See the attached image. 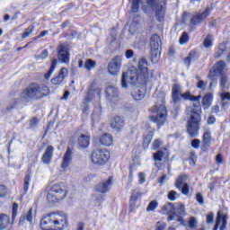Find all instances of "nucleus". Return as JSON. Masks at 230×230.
<instances>
[{"mask_svg":"<svg viewBox=\"0 0 230 230\" xmlns=\"http://www.w3.org/2000/svg\"><path fill=\"white\" fill-rule=\"evenodd\" d=\"M6 193H8L6 187L4 185H0V197H5Z\"/></svg>","mask_w":230,"mask_h":230,"instance_id":"nucleus-58","label":"nucleus"},{"mask_svg":"<svg viewBox=\"0 0 230 230\" xmlns=\"http://www.w3.org/2000/svg\"><path fill=\"white\" fill-rule=\"evenodd\" d=\"M151 114L149 116L150 121L156 123L158 127H163L166 123L168 118V111H166V106L164 105V97H162L161 103L157 102L150 110Z\"/></svg>","mask_w":230,"mask_h":230,"instance_id":"nucleus-5","label":"nucleus"},{"mask_svg":"<svg viewBox=\"0 0 230 230\" xmlns=\"http://www.w3.org/2000/svg\"><path fill=\"white\" fill-rule=\"evenodd\" d=\"M150 74L148 73V61L142 58L138 60V70L136 66H131L127 72L122 74L121 86L123 89L128 87V84L134 85L140 84V85H146Z\"/></svg>","mask_w":230,"mask_h":230,"instance_id":"nucleus-1","label":"nucleus"},{"mask_svg":"<svg viewBox=\"0 0 230 230\" xmlns=\"http://www.w3.org/2000/svg\"><path fill=\"white\" fill-rule=\"evenodd\" d=\"M51 91L49 87L45 84H31L27 88H25L21 95L20 98L22 102L28 103L34 100L37 102L38 100H42V98H46V96H49Z\"/></svg>","mask_w":230,"mask_h":230,"instance_id":"nucleus-3","label":"nucleus"},{"mask_svg":"<svg viewBox=\"0 0 230 230\" xmlns=\"http://www.w3.org/2000/svg\"><path fill=\"white\" fill-rule=\"evenodd\" d=\"M163 211L169 215L167 217L168 222H172V220H175V207H173V203H167L163 207Z\"/></svg>","mask_w":230,"mask_h":230,"instance_id":"nucleus-21","label":"nucleus"},{"mask_svg":"<svg viewBox=\"0 0 230 230\" xmlns=\"http://www.w3.org/2000/svg\"><path fill=\"white\" fill-rule=\"evenodd\" d=\"M198 89H206V83L204 81H199L197 84Z\"/></svg>","mask_w":230,"mask_h":230,"instance_id":"nucleus-64","label":"nucleus"},{"mask_svg":"<svg viewBox=\"0 0 230 230\" xmlns=\"http://www.w3.org/2000/svg\"><path fill=\"white\" fill-rule=\"evenodd\" d=\"M202 108L200 105L192 103L187 107V132L190 137H197L200 130V121H202Z\"/></svg>","mask_w":230,"mask_h":230,"instance_id":"nucleus-2","label":"nucleus"},{"mask_svg":"<svg viewBox=\"0 0 230 230\" xmlns=\"http://www.w3.org/2000/svg\"><path fill=\"white\" fill-rule=\"evenodd\" d=\"M168 199L169 200H171L172 202L175 201L177 199V191L175 190H171L168 193Z\"/></svg>","mask_w":230,"mask_h":230,"instance_id":"nucleus-50","label":"nucleus"},{"mask_svg":"<svg viewBox=\"0 0 230 230\" xmlns=\"http://www.w3.org/2000/svg\"><path fill=\"white\" fill-rule=\"evenodd\" d=\"M210 14L211 8L207 7L206 10L200 14L198 13L192 16L190 19V24H192V26H199V24H202V22H204V21H206Z\"/></svg>","mask_w":230,"mask_h":230,"instance_id":"nucleus-14","label":"nucleus"},{"mask_svg":"<svg viewBox=\"0 0 230 230\" xmlns=\"http://www.w3.org/2000/svg\"><path fill=\"white\" fill-rule=\"evenodd\" d=\"M57 51H58V60H59L61 64H69L71 54L69 53V49L67 48V46L64 44H60L58 47Z\"/></svg>","mask_w":230,"mask_h":230,"instance_id":"nucleus-12","label":"nucleus"},{"mask_svg":"<svg viewBox=\"0 0 230 230\" xmlns=\"http://www.w3.org/2000/svg\"><path fill=\"white\" fill-rule=\"evenodd\" d=\"M151 58L159 60L161 57V38L157 34H153L150 38Z\"/></svg>","mask_w":230,"mask_h":230,"instance_id":"nucleus-9","label":"nucleus"},{"mask_svg":"<svg viewBox=\"0 0 230 230\" xmlns=\"http://www.w3.org/2000/svg\"><path fill=\"white\" fill-rule=\"evenodd\" d=\"M226 49H227V45L226 43L219 44L218 49L215 53V58H220V57H222L226 53Z\"/></svg>","mask_w":230,"mask_h":230,"instance_id":"nucleus-35","label":"nucleus"},{"mask_svg":"<svg viewBox=\"0 0 230 230\" xmlns=\"http://www.w3.org/2000/svg\"><path fill=\"white\" fill-rule=\"evenodd\" d=\"M217 121V118L215 116H209V118L207 120L208 125H215V122Z\"/></svg>","mask_w":230,"mask_h":230,"instance_id":"nucleus-62","label":"nucleus"},{"mask_svg":"<svg viewBox=\"0 0 230 230\" xmlns=\"http://www.w3.org/2000/svg\"><path fill=\"white\" fill-rule=\"evenodd\" d=\"M56 227L57 230H64L67 227V217L62 213H52L44 217L40 221V229Z\"/></svg>","mask_w":230,"mask_h":230,"instance_id":"nucleus-4","label":"nucleus"},{"mask_svg":"<svg viewBox=\"0 0 230 230\" xmlns=\"http://www.w3.org/2000/svg\"><path fill=\"white\" fill-rule=\"evenodd\" d=\"M219 112H220V106H218V104H216L211 108V114H218Z\"/></svg>","mask_w":230,"mask_h":230,"instance_id":"nucleus-60","label":"nucleus"},{"mask_svg":"<svg viewBox=\"0 0 230 230\" xmlns=\"http://www.w3.org/2000/svg\"><path fill=\"white\" fill-rule=\"evenodd\" d=\"M148 6L154 8L155 12L156 20L159 22H163L164 21V15L166 13V2H157V0H146Z\"/></svg>","mask_w":230,"mask_h":230,"instance_id":"nucleus-7","label":"nucleus"},{"mask_svg":"<svg viewBox=\"0 0 230 230\" xmlns=\"http://www.w3.org/2000/svg\"><path fill=\"white\" fill-rule=\"evenodd\" d=\"M191 146H192V148L197 150L199 148V146H200V140H199V139L192 140Z\"/></svg>","mask_w":230,"mask_h":230,"instance_id":"nucleus-57","label":"nucleus"},{"mask_svg":"<svg viewBox=\"0 0 230 230\" xmlns=\"http://www.w3.org/2000/svg\"><path fill=\"white\" fill-rule=\"evenodd\" d=\"M182 93V90L180 86V84H173L172 90V98L173 103H179L181 101V94Z\"/></svg>","mask_w":230,"mask_h":230,"instance_id":"nucleus-22","label":"nucleus"},{"mask_svg":"<svg viewBox=\"0 0 230 230\" xmlns=\"http://www.w3.org/2000/svg\"><path fill=\"white\" fill-rule=\"evenodd\" d=\"M67 75H69V71L67 70V68L62 67L59 70L58 74L51 79V84L53 85H62V84H64V80H66Z\"/></svg>","mask_w":230,"mask_h":230,"instance_id":"nucleus-15","label":"nucleus"},{"mask_svg":"<svg viewBox=\"0 0 230 230\" xmlns=\"http://www.w3.org/2000/svg\"><path fill=\"white\" fill-rule=\"evenodd\" d=\"M35 31V27L31 26L25 30V31L22 35V39H26L31 35Z\"/></svg>","mask_w":230,"mask_h":230,"instance_id":"nucleus-41","label":"nucleus"},{"mask_svg":"<svg viewBox=\"0 0 230 230\" xmlns=\"http://www.w3.org/2000/svg\"><path fill=\"white\" fill-rule=\"evenodd\" d=\"M67 196V191L60 184H55L51 187L47 194V200L49 202H58L59 200H64Z\"/></svg>","mask_w":230,"mask_h":230,"instance_id":"nucleus-6","label":"nucleus"},{"mask_svg":"<svg viewBox=\"0 0 230 230\" xmlns=\"http://www.w3.org/2000/svg\"><path fill=\"white\" fill-rule=\"evenodd\" d=\"M112 184V181L111 179H108L106 181H102L96 185L95 191L97 193H107L109 191V186Z\"/></svg>","mask_w":230,"mask_h":230,"instance_id":"nucleus-23","label":"nucleus"},{"mask_svg":"<svg viewBox=\"0 0 230 230\" xmlns=\"http://www.w3.org/2000/svg\"><path fill=\"white\" fill-rule=\"evenodd\" d=\"M99 140L102 146H111L112 145V136L111 134L102 135Z\"/></svg>","mask_w":230,"mask_h":230,"instance_id":"nucleus-29","label":"nucleus"},{"mask_svg":"<svg viewBox=\"0 0 230 230\" xmlns=\"http://www.w3.org/2000/svg\"><path fill=\"white\" fill-rule=\"evenodd\" d=\"M224 71H227V66H226V62L218 61L213 69L209 71L208 78L209 80H215V76H218V75H223Z\"/></svg>","mask_w":230,"mask_h":230,"instance_id":"nucleus-13","label":"nucleus"},{"mask_svg":"<svg viewBox=\"0 0 230 230\" xmlns=\"http://www.w3.org/2000/svg\"><path fill=\"white\" fill-rule=\"evenodd\" d=\"M152 139H154V133L149 132L144 136L143 147L148 148L150 143H152Z\"/></svg>","mask_w":230,"mask_h":230,"instance_id":"nucleus-36","label":"nucleus"},{"mask_svg":"<svg viewBox=\"0 0 230 230\" xmlns=\"http://www.w3.org/2000/svg\"><path fill=\"white\" fill-rule=\"evenodd\" d=\"M211 103H213V93H207L202 99V107L204 111H208L209 107H211Z\"/></svg>","mask_w":230,"mask_h":230,"instance_id":"nucleus-27","label":"nucleus"},{"mask_svg":"<svg viewBox=\"0 0 230 230\" xmlns=\"http://www.w3.org/2000/svg\"><path fill=\"white\" fill-rule=\"evenodd\" d=\"M146 94V88L145 86L142 87H135L131 91V96L136 100V102H141L143 98H145Z\"/></svg>","mask_w":230,"mask_h":230,"instance_id":"nucleus-19","label":"nucleus"},{"mask_svg":"<svg viewBox=\"0 0 230 230\" xmlns=\"http://www.w3.org/2000/svg\"><path fill=\"white\" fill-rule=\"evenodd\" d=\"M196 59H197V51L190 50L188 57H186L183 59V62H184V65L186 66V67L190 68L191 62H195Z\"/></svg>","mask_w":230,"mask_h":230,"instance_id":"nucleus-28","label":"nucleus"},{"mask_svg":"<svg viewBox=\"0 0 230 230\" xmlns=\"http://www.w3.org/2000/svg\"><path fill=\"white\" fill-rule=\"evenodd\" d=\"M106 96L110 102H114L118 96H119V93L118 92V88L114 86H108L106 88Z\"/></svg>","mask_w":230,"mask_h":230,"instance_id":"nucleus-24","label":"nucleus"},{"mask_svg":"<svg viewBox=\"0 0 230 230\" xmlns=\"http://www.w3.org/2000/svg\"><path fill=\"white\" fill-rule=\"evenodd\" d=\"M19 104V99H12L9 102V106L7 107V111H12V109H15Z\"/></svg>","mask_w":230,"mask_h":230,"instance_id":"nucleus-43","label":"nucleus"},{"mask_svg":"<svg viewBox=\"0 0 230 230\" xmlns=\"http://www.w3.org/2000/svg\"><path fill=\"white\" fill-rule=\"evenodd\" d=\"M91 142V137L89 135H80L77 140V144L81 148H87Z\"/></svg>","mask_w":230,"mask_h":230,"instance_id":"nucleus-25","label":"nucleus"},{"mask_svg":"<svg viewBox=\"0 0 230 230\" xmlns=\"http://www.w3.org/2000/svg\"><path fill=\"white\" fill-rule=\"evenodd\" d=\"M163 157H164V153L163 151H157V153L154 154L155 161L161 162L163 161Z\"/></svg>","mask_w":230,"mask_h":230,"instance_id":"nucleus-45","label":"nucleus"},{"mask_svg":"<svg viewBox=\"0 0 230 230\" xmlns=\"http://www.w3.org/2000/svg\"><path fill=\"white\" fill-rule=\"evenodd\" d=\"M17 209H19V205L17 203L13 204L12 211V220H10V216L6 214H0V230H4L8 226L13 225L15 218H17Z\"/></svg>","mask_w":230,"mask_h":230,"instance_id":"nucleus-10","label":"nucleus"},{"mask_svg":"<svg viewBox=\"0 0 230 230\" xmlns=\"http://www.w3.org/2000/svg\"><path fill=\"white\" fill-rule=\"evenodd\" d=\"M139 3H141V0H132V4H131L132 13H137V12H139Z\"/></svg>","mask_w":230,"mask_h":230,"instance_id":"nucleus-40","label":"nucleus"},{"mask_svg":"<svg viewBox=\"0 0 230 230\" xmlns=\"http://www.w3.org/2000/svg\"><path fill=\"white\" fill-rule=\"evenodd\" d=\"M214 220H215V217L213 213L207 215V224H213Z\"/></svg>","mask_w":230,"mask_h":230,"instance_id":"nucleus-61","label":"nucleus"},{"mask_svg":"<svg viewBox=\"0 0 230 230\" xmlns=\"http://www.w3.org/2000/svg\"><path fill=\"white\" fill-rule=\"evenodd\" d=\"M218 220H219V226L221 224V226L219 229L226 230V227H227V216L224 215V213H222L221 210H219L217 213L216 222H218Z\"/></svg>","mask_w":230,"mask_h":230,"instance_id":"nucleus-26","label":"nucleus"},{"mask_svg":"<svg viewBox=\"0 0 230 230\" xmlns=\"http://www.w3.org/2000/svg\"><path fill=\"white\" fill-rule=\"evenodd\" d=\"M33 208H30L26 215V221L27 222H33Z\"/></svg>","mask_w":230,"mask_h":230,"instance_id":"nucleus-51","label":"nucleus"},{"mask_svg":"<svg viewBox=\"0 0 230 230\" xmlns=\"http://www.w3.org/2000/svg\"><path fill=\"white\" fill-rule=\"evenodd\" d=\"M49 52H48V49H44L41 53H40V55H39L38 57H37V58H41V59H44V58H48V57H49Z\"/></svg>","mask_w":230,"mask_h":230,"instance_id":"nucleus-59","label":"nucleus"},{"mask_svg":"<svg viewBox=\"0 0 230 230\" xmlns=\"http://www.w3.org/2000/svg\"><path fill=\"white\" fill-rule=\"evenodd\" d=\"M190 40V36L186 32H183L180 38V44H186Z\"/></svg>","mask_w":230,"mask_h":230,"instance_id":"nucleus-49","label":"nucleus"},{"mask_svg":"<svg viewBox=\"0 0 230 230\" xmlns=\"http://www.w3.org/2000/svg\"><path fill=\"white\" fill-rule=\"evenodd\" d=\"M39 125V119L37 118H33L30 121V127L31 128H35V127Z\"/></svg>","mask_w":230,"mask_h":230,"instance_id":"nucleus-56","label":"nucleus"},{"mask_svg":"<svg viewBox=\"0 0 230 230\" xmlns=\"http://www.w3.org/2000/svg\"><path fill=\"white\" fill-rule=\"evenodd\" d=\"M145 179H146L145 173L140 172L138 174V182H139V184H144V182L146 181Z\"/></svg>","mask_w":230,"mask_h":230,"instance_id":"nucleus-63","label":"nucleus"},{"mask_svg":"<svg viewBox=\"0 0 230 230\" xmlns=\"http://www.w3.org/2000/svg\"><path fill=\"white\" fill-rule=\"evenodd\" d=\"M111 127L115 130H121L125 127V119L121 116H115L111 119Z\"/></svg>","mask_w":230,"mask_h":230,"instance_id":"nucleus-20","label":"nucleus"},{"mask_svg":"<svg viewBox=\"0 0 230 230\" xmlns=\"http://www.w3.org/2000/svg\"><path fill=\"white\" fill-rule=\"evenodd\" d=\"M157 206H159V203L157 202V200H152L147 208H146V211L150 212V211H155V208H157Z\"/></svg>","mask_w":230,"mask_h":230,"instance_id":"nucleus-42","label":"nucleus"},{"mask_svg":"<svg viewBox=\"0 0 230 230\" xmlns=\"http://www.w3.org/2000/svg\"><path fill=\"white\" fill-rule=\"evenodd\" d=\"M111 155L105 149H95L92 154V162L93 164H99L100 166H103L106 163L109 162V158Z\"/></svg>","mask_w":230,"mask_h":230,"instance_id":"nucleus-8","label":"nucleus"},{"mask_svg":"<svg viewBox=\"0 0 230 230\" xmlns=\"http://www.w3.org/2000/svg\"><path fill=\"white\" fill-rule=\"evenodd\" d=\"M96 67V61L92 59H87L84 63V68L86 71H91V69H94Z\"/></svg>","mask_w":230,"mask_h":230,"instance_id":"nucleus-38","label":"nucleus"},{"mask_svg":"<svg viewBox=\"0 0 230 230\" xmlns=\"http://www.w3.org/2000/svg\"><path fill=\"white\" fill-rule=\"evenodd\" d=\"M187 181H188V176L186 174H180L175 181V188H177V190H181L182 186L186 184Z\"/></svg>","mask_w":230,"mask_h":230,"instance_id":"nucleus-30","label":"nucleus"},{"mask_svg":"<svg viewBox=\"0 0 230 230\" xmlns=\"http://www.w3.org/2000/svg\"><path fill=\"white\" fill-rule=\"evenodd\" d=\"M204 48H212L213 47V35L208 34L203 41Z\"/></svg>","mask_w":230,"mask_h":230,"instance_id":"nucleus-37","label":"nucleus"},{"mask_svg":"<svg viewBox=\"0 0 230 230\" xmlns=\"http://www.w3.org/2000/svg\"><path fill=\"white\" fill-rule=\"evenodd\" d=\"M178 190H181L182 195H189L190 193V185H188V183H184L181 189H178Z\"/></svg>","mask_w":230,"mask_h":230,"instance_id":"nucleus-47","label":"nucleus"},{"mask_svg":"<svg viewBox=\"0 0 230 230\" xmlns=\"http://www.w3.org/2000/svg\"><path fill=\"white\" fill-rule=\"evenodd\" d=\"M73 161V151L71 148H67L65 155H63L62 163H61V168L63 170H66V168H68L69 164H71Z\"/></svg>","mask_w":230,"mask_h":230,"instance_id":"nucleus-18","label":"nucleus"},{"mask_svg":"<svg viewBox=\"0 0 230 230\" xmlns=\"http://www.w3.org/2000/svg\"><path fill=\"white\" fill-rule=\"evenodd\" d=\"M211 130L209 128L205 129L202 137V143L206 146H211Z\"/></svg>","mask_w":230,"mask_h":230,"instance_id":"nucleus-32","label":"nucleus"},{"mask_svg":"<svg viewBox=\"0 0 230 230\" xmlns=\"http://www.w3.org/2000/svg\"><path fill=\"white\" fill-rule=\"evenodd\" d=\"M190 100V102H200V98H202L200 95L199 96H195V95H191V93H190V92H187L185 93H181V100Z\"/></svg>","mask_w":230,"mask_h":230,"instance_id":"nucleus-34","label":"nucleus"},{"mask_svg":"<svg viewBox=\"0 0 230 230\" xmlns=\"http://www.w3.org/2000/svg\"><path fill=\"white\" fill-rule=\"evenodd\" d=\"M55 152V147H53V146H49L42 157H41V162L43 163V164H51V160L53 159V153Z\"/></svg>","mask_w":230,"mask_h":230,"instance_id":"nucleus-17","label":"nucleus"},{"mask_svg":"<svg viewBox=\"0 0 230 230\" xmlns=\"http://www.w3.org/2000/svg\"><path fill=\"white\" fill-rule=\"evenodd\" d=\"M196 200L199 206H204V196H202V193L198 192L196 194Z\"/></svg>","mask_w":230,"mask_h":230,"instance_id":"nucleus-48","label":"nucleus"},{"mask_svg":"<svg viewBox=\"0 0 230 230\" xmlns=\"http://www.w3.org/2000/svg\"><path fill=\"white\" fill-rule=\"evenodd\" d=\"M189 227H190V229H195V227H197V218H195V217L190 218Z\"/></svg>","mask_w":230,"mask_h":230,"instance_id":"nucleus-52","label":"nucleus"},{"mask_svg":"<svg viewBox=\"0 0 230 230\" xmlns=\"http://www.w3.org/2000/svg\"><path fill=\"white\" fill-rule=\"evenodd\" d=\"M221 107L223 109V111H226V109H227V107H229V103H230V93H221Z\"/></svg>","mask_w":230,"mask_h":230,"instance_id":"nucleus-31","label":"nucleus"},{"mask_svg":"<svg viewBox=\"0 0 230 230\" xmlns=\"http://www.w3.org/2000/svg\"><path fill=\"white\" fill-rule=\"evenodd\" d=\"M177 213L178 215H186V210H185V208L183 205H180L178 208H177Z\"/></svg>","mask_w":230,"mask_h":230,"instance_id":"nucleus-55","label":"nucleus"},{"mask_svg":"<svg viewBox=\"0 0 230 230\" xmlns=\"http://www.w3.org/2000/svg\"><path fill=\"white\" fill-rule=\"evenodd\" d=\"M30 181H31V179L30 178V174H27L24 178V184H23V190L24 191H28V190H30Z\"/></svg>","mask_w":230,"mask_h":230,"instance_id":"nucleus-44","label":"nucleus"},{"mask_svg":"<svg viewBox=\"0 0 230 230\" xmlns=\"http://www.w3.org/2000/svg\"><path fill=\"white\" fill-rule=\"evenodd\" d=\"M227 84V77H226L225 75H223L221 77V80H220V86H221V89L224 90L226 89V85Z\"/></svg>","mask_w":230,"mask_h":230,"instance_id":"nucleus-54","label":"nucleus"},{"mask_svg":"<svg viewBox=\"0 0 230 230\" xmlns=\"http://www.w3.org/2000/svg\"><path fill=\"white\" fill-rule=\"evenodd\" d=\"M139 197H141V193L137 190H133L132 194H131L130 201L136 202V200H137V199H139Z\"/></svg>","mask_w":230,"mask_h":230,"instance_id":"nucleus-46","label":"nucleus"},{"mask_svg":"<svg viewBox=\"0 0 230 230\" xmlns=\"http://www.w3.org/2000/svg\"><path fill=\"white\" fill-rule=\"evenodd\" d=\"M100 116H102V107L98 106L97 108L94 109L92 114V119L96 121L97 119H100Z\"/></svg>","mask_w":230,"mask_h":230,"instance_id":"nucleus-39","label":"nucleus"},{"mask_svg":"<svg viewBox=\"0 0 230 230\" xmlns=\"http://www.w3.org/2000/svg\"><path fill=\"white\" fill-rule=\"evenodd\" d=\"M121 62H123V58L121 56H115L108 64V73L113 76L119 75L121 69Z\"/></svg>","mask_w":230,"mask_h":230,"instance_id":"nucleus-11","label":"nucleus"},{"mask_svg":"<svg viewBox=\"0 0 230 230\" xmlns=\"http://www.w3.org/2000/svg\"><path fill=\"white\" fill-rule=\"evenodd\" d=\"M57 64H58V60L53 59L50 65V68L48 73L44 75L45 80H49L51 78V75H53L55 69H57Z\"/></svg>","mask_w":230,"mask_h":230,"instance_id":"nucleus-33","label":"nucleus"},{"mask_svg":"<svg viewBox=\"0 0 230 230\" xmlns=\"http://www.w3.org/2000/svg\"><path fill=\"white\" fill-rule=\"evenodd\" d=\"M100 94H102V89L96 86L95 84H93L89 87L88 93L84 100L87 103H89V102H93V99L94 98V96H98V98H100Z\"/></svg>","mask_w":230,"mask_h":230,"instance_id":"nucleus-16","label":"nucleus"},{"mask_svg":"<svg viewBox=\"0 0 230 230\" xmlns=\"http://www.w3.org/2000/svg\"><path fill=\"white\" fill-rule=\"evenodd\" d=\"M161 145H163V142L160 139H155L153 142V150H158L159 146H161Z\"/></svg>","mask_w":230,"mask_h":230,"instance_id":"nucleus-53","label":"nucleus"}]
</instances>
